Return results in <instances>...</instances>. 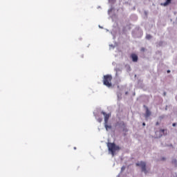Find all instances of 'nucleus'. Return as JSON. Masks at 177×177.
<instances>
[{
    "label": "nucleus",
    "mask_w": 177,
    "mask_h": 177,
    "mask_svg": "<svg viewBox=\"0 0 177 177\" xmlns=\"http://www.w3.org/2000/svg\"><path fill=\"white\" fill-rule=\"evenodd\" d=\"M101 114L104 117V127L106 131L111 129V124L109 123V118H110V114L106 113L104 111H102Z\"/></svg>",
    "instance_id": "obj_1"
},
{
    "label": "nucleus",
    "mask_w": 177,
    "mask_h": 177,
    "mask_svg": "<svg viewBox=\"0 0 177 177\" xmlns=\"http://www.w3.org/2000/svg\"><path fill=\"white\" fill-rule=\"evenodd\" d=\"M120 150H121V147L120 146L115 145V143L112 142L111 143V156L112 157H114V156H117L118 153L120 152Z\"/></svg>",
    "instance_id": "obj_2"
},
{
    "label": "nucleus",
    "mask_w": 177,
    "mask_h": 177,
    "mask_svg": "<svg viewBox=\"0 0 177 177\" xmlns=\"http://www.w3.org/2000/svg\"><path fill=\"white\" fill-rule=\"evenodd\" d=\"M168 130L167 129H160L159 131H156L155 132V138L156 139H160V138H162V136H167Z\"/></svg>",
    "instance_id": "obj_3"
},
{
    "label": "nucleus",
    "mask_w": 177,
    "mask_h": 177,
    "mask_svg": "<svg viewBox=\"0 0 177 177\" xmlns=\"http://www.w3.org/2000/svg\"><path fill=\"white\" fill-rule=\"evenodd\" d=\"M128 91H130V89L127 87V85L122 86L117 92L118 100H121L122 99V92H127Z\"/></svg>",
    "instance_id": "obj_4"
},
{
    "label": "nucleus",
    "mask_w": 177,
    "mask_h": 177,
    "mask_svg": "<svg viewBox=\"0 0 177 177\" xmlns=\"http://www.w3.org/2000/svg\"><path fill=\"white\" fill-rule=\"evenodd\" d=\"M103 84L106 86H108V88H110V86H111V75H104L103 79Z\"/></svg>",
    "instance_id": "obj_5"
},
{
    "label": "nucleus",
    "mask_w": 177,
    "mask_h": 177,
    "mask_svg": "<svg viewBox=\"0 0 177 177\" xmlns=\"http://www.w3.org/2000/svg\"><path fill=\"white\" fill-rule=\"evenodd\" d=\"M136 167H140L142 172H144L145 175L147 174V169L146 168V162L144 161H140V162L136 163Z\"/></svg>",
    "instance_id": "obj_6"
},
{
    "label": "nucleus",
    "mask_w": 177,
    "mask_h": 177,
    "mask_svg": "<svg viewBox=\"0 0 177 177\" xmlns=\"http://www.w3.org/2000/svg\"><path fill=\"white\" fill-rule=\"evenodd\" d=\"M144 109H145V118H149V117H150V115H151V111H150V110L149 109V107H147V106L146 105H143Z\"/></svg>",
    "instance_id": "obj_7"
},
{
    "label": "nucleus",
    "mask_w": 177,
    "mask_h": 177,
    "mask_svg": "<svg viewBox=\"0 0 177 177\" xmlns=\"http://www.w3.org/2000/svg\"><path fill=\"white\" fill-rule=\"evenodd\" d=\"M132 62H133V63H138V60H139V57L138 56V55L135 54V53H132L130 56Z\"/></svg>",
    "instance_id": "obj_8"
},
{
    "label": "nucleus",
    "mask_w": 177,
    "mask_h": 177,
    "mask_svg": "<svg viewBox=\"0 0 177 177\" xmlns=\"http://www.w3.org/2000/svg\"><path fill=\"white\" fill-rule=\"evenodd\" d=\"M156 48H160L161 46H165L167 45V42L164 41H157L156 43Z\"/></svg>",
    "instance_id": "obj_9"
},
{
    "label": "nucleus",
    "mask_w": 177,
    "mask_h": 177,
    "mask_svg": "<svg viewBox=\"0 0 177 177\" xmlns=\"http://www.w3.org/2000/svg\"><path fill=\"white\" fill-rule=\"evenodd\" d=\"M113 21H115L116 23V26H113V27H117L118 26V24H117V21L118 20V18L116 15H113L112 16Z\"/></svg>",
    "instance_id": "obj_10"
},
{
    "label": "nucleus",
    "mask_w": 177,
    "mask_h": 177,
    "mask_svg": "<svg viewBox=\"0 0 177 177\" xmlns=\"http://www.w3.org/2000/svg\"><path fill=\"white\" fill-rule=\"evenodd\" d=\"M172 1V0H166V1L165 3H160L161 6H168V5H169V3H171V2Z\"/></svg>",
    "instance_id": "obj_11"
},
{
    "label": "nucleus",
    "mask_w": 177,
    "mask_h": 177,
    "mask_svg": "<svg viewBox=\"0 0 177 177\" xmlns=\"http://www.w3.org/2000/svg\"><path fill=\"white\" fill-rule=\"evenodd\" d=\"M115 71L116 77H118V74H121V68H115Z\"/></svg>",
    "instance_id": "obj_12"
},
{
    "label": "nucleus",
    "mask_w": 177,
    "mask_h": 177,
    "mask_svg": "<svg viewBox=\"0 0 177 177\" xmlns=\"http://www.w3.org/2000/svg\"><path fill=\"white\" fill-rule=\"evenodd\" d=\"M136 32H139V33H140L139 35H136V37L137 38H140V37H142V35H143V32H142V30H141L138 29V30L136 31Z\"/></svg>",
    "instance_id": "obj_13"
},
{
    "label": "nucleus",
    "mask_w": 177,
    "mask_h": 177,
    "mask_svg": "<svg viewBox=\"0 0 177 177\" xmlns=\"http://www.w3.org/2000/svg\"><path fill=\"white\" fill-rule=\"evenodd\" d=\"M107 147L110 154V153H111V142H107Z\"/></svg>",
    "instance_id": "obj_14"
},
{
    "label": "nucleus",
    "mask_w": 177,
    "mask_h": 177,
    "mask_svg": "<svg viewBox=\"0 0 177 177\" xmlns=\"http://www.w3.org/2000/svg\"><path fill=\"white\" fill-rule=\"evenodd\" d=\"M171 164H173V165L175 167V168H176V167H177V160L175 159V158L172 159Z\"/></svg>",
    "instance_id": "obj_15"
},
{
    "label": "nucleus",
    "mask_w": 177,
    "mask_h": 177,
    "mask_svg": "<svg viewBox=\"0 0 177 177\" xmlns=\"http://www.w3.org/2000/svg\"><path fill=\"white\" fill-rule=\"evenodd\" d=\"M151 38H153L151 35H146V39H151Z\"/></svg>",
    "instance_id": "obj_16"
},
{
    "label": "nucleus",
    "mask_w": 177,
    "mask_h": 177,
    "mask_svg": "<svg viewBox=\"0 0 177 177\" xmlns=\"http://www.w3.org/2000/svg\"><path fill=\"white\" fill-rule=\"evenodd\" d=\"M164 118H165V115H162L159 116V120L160 121L164 120Z\"/></svg>",
    "instance_id": "obj_17"
},
{
    "label": "nucleus",
    "mask_w": 177,
    "mask_h": 177,
    "mask_svg": "<svg viewBox=\"0 0 177 177\" xmlns=\"http://www.w3.org/2000/svg\"><path fill=\"white\" fill-rule=\"evenodd\" d=\"M125 168H127V167L122 166V167H121V171H120V172H124V171H125Z\"/></svg>",
    "instance_id": "obj_18"
},
{
    "label": "nucleus",
    "mask_w": 177,
    "mask_h": 177,
    "mask_svg": "<svg viewBox=\"0 0 177 177\" xmlns=\"http://www.w3.org/2000/svg\"><path fill=\"white\" fill-rule=\"evenodd\" d=\"M97 121H98V122H102V121H103V118H98L97 119Z\"/></svg>",
    "instance_id": "obj_19"
},
{
    "label": "nucleus",
    "mask_w": 177,
    "mask_h": 177,
    "mask_svg": "<svg viewBox=\"0 0 177 177\" xmlns=\"http://www.w3.org/2000/svg\"><path fill=\"white\" fill-rule=\"evenodd\" d=\"M142 81L138 80V85H141V86H143Z\"/></svg>",
    "instance_id": "obj_20"
},
{
    "label": "nucleus",
    "mask_w": 177,
    "mask_h": 177,
    "mask_svg": "<svg viewBox=\"0 0 177 177\" xmlns=\"http://www.w3.org/2000/svg\"><path fill=\"white\" fill-rule=\"evenodd\" d=\"M123 132H128V129L127 127H123V129H122Z\"/></svg>",
    "instance_id": "obj_21"
},
{
    "label": "nucleus",
    "mask_w": 177,
    "mask_h": 177,
    "mask_svg": "<svg viewBox=\"0 0 177 177\" xmlns=\"http://www.w3.org/2000/svg\"><path fill=\"white\" fill-rule=\"evenodd\" d=\"M145 50H146V48L145 47H142L140 49L141 52H145Z\"/></svg>",
    "instance_id": "obj_22"
},
{
    "label": "nucleus",
    "mask_w": 177,
    "mask_h": 177,
    "mask_svg": "<svg viewBox=\"0 0 177 177\" xmlns=\"http://www.w3.org/2000/svg\"><path fill=\"white\" fill-rule=\"evenodd\" d=\"M125 96H128L129 95V91L124 92Z\"/></svg>",
    "instance_id": "obj_23"
},
{
    "label": "nucleus",
    "mask_w": 177,
    "mask_h": 177,
    "mask_svg": "<svg viewBox=\"0 0 177 177\" xmlns=\"http://www.w3.org/2000/svg\"><path fill=\"white\" fill-rule=\"evenodd\" d=\"M131 66H127V71L129 72V71H131Z\"/></svg>",
    "instance_id": "obj_24"
},
{
    "label": "nucleus",
    "mask_w": 177,
    "mask_h": 177,
    "mask_svg": "<svg viewBox=\"0 0 177 177\" xmlns=\"http://www.w3.org/2000/svg\"><path fill=\"white\" fill-rule=\"evenodd\" d=\"M165 160H167V158H165V157L161 158V161H165Z\"/></svg>",
    "instance_id": "obj_25"
},
{
    "label": "nucleus",
    "mask_w": 177,
    "mask_h": 177,
    "mask_svg": "<svg viewBox=\"0 0 177 177\" xmlns=\"http://www.w3.org/2000/svg\"><path fill=\"white\" fill-rule=\"evenodd\" d=\"M165 110L167 111L168 110V105H166Z\"/></svg>",
    "instance_id": "obj_26"
},
{
    "label": "nucleus",
    "mask_w": 177,
    "mask_h": 177,
    "mask_svg": "<svg viewBox=\"0 0 177 177\" xmlns=\"http://www.w3.org/2000/svg\"><path fill=\"white\" fill-rule=\"evenodd\" d=\"M167 74H169V73H171V71L170 70H167Z\"/></svg>",
    "instance_id": "obj_27"
},
{
    "label": "nucleus",
    "mask_w": 177,
    "mask_h": 177,
    "mask_svg": "<svg viewBox=\"0 0 177 177\" xmlns=\"http://www.w3.org/2000/svg\"><path fill=\"white\" fill-rule=\"evenodd\" d=\"M156 126L160 125V122H156Z\"/></svg>",
    "instance_id": "obj_28"
},
{
    "label": "nucleus",
    "mask_w": 177,
    "mask_h": 177,
    "mask_svg": "<svg viewBox=\"0 0 177 177\" xmlns=\"http://www.w3.org/2000/svg\"><path fill=\"white\" fill-rule=\"evenodd\" d=\"M142 127H146V123L145 122L142 123Z\"/></svg>",
    "instance_id": "obj_29"
},
{
    "label": "nucleus",
    "mask_w": 177,
    "mask_h": 177,
    "mask_svg": "<svg viewBox=\"0 0 177 177\" xmlns=\"http://www.w3.org/2000/svg\"><path fill=\"white\" fill-rule=\"evenodd\" d=\"M163 95H164V96H166V95H167V93H166V92H164V93H163Z\"/></svg>",
    "instance_id": "obj_30"
},
{
    "label": "nucleus",
    "mask_w": 177,
    "mask_h": 177,
    "mask_svg": "<svg viewBox=\"0 0 177 177\" xmlns=\"http://www.w3.org/2000/svg\"><path fill=\"white\" fill-rule=\"evenodd\" d=\"M110 12H111V9L108 10V13H110Z\"/></svg>",
    "instance_id": "obj_31"
},
{
    "label": "nucleus",
    "mask_w": 177,
    "mask_h": 177,
    "mask_svg": "<svg viewBox=\"0 0 177 177\" xmlns=\"http://www.w3.org/2000/svg\"><path fill=\"white\" fill-rule=\"evenodd\" d=\"M111 2L113 3V2H115V0H111Z\"/></svg>",
    "instance_id": "obj_32"
},
{
    "label": "nucleus",
    "mask_w": 177,
    "mask_h": 177,
    "mask_svg": "<svg viewBox=\"0 0 177 177\" xmlns=\"http://www.w3.org/2000/svg\"><path fill=\"white\" fill-rule=\"evenodd\" d=\"M74 150H77V147H74Z\"/></svg>",
    "instance_id": "obj_33"
},
{
    "label": "nucleus",
    "mask_w": 177,
    "mask_h": 177,
    "mask_svg": "<svg viewBox=\"0 0 177 177\" xmlns=\"http://www.w3.org/2000/svg\"><path fill=\"white\" fill-rule=\"evenodd\" d=\"M134 16V17H136V15H133Z\"/></svg>",
    "instance_id": "obj_34"
},
{
    "label": "nucleus",
    "mask_w": 177,
    "mask_h": 177,
    "mask_svg": "<svg viewBox=\"0 0 177 177\" xmlns=\"http://www.w3.org/2000/svg\"><path fill=\"white\" fill-rule=\"evenodd\" d=\"M112 48H114V46H113V45H111Z\"/></svg>",
    "instance_id": "obj_35"
},
{
    "label": "nucleus",
    "mask_w": 177,
    "mask_h": 177,
    "mask_svg": "<svg viewBox=\"0 0 177 177\" xmlns=\"http://www.w3.org/2000/svg\"><path fill=\"white\" fill-rule=\"evenodd\" d=\"M133 96H135V93H133Z\"/></svg>",
    "instance_id": "obj_36"
},
{
    "label": "nucleus",
    "mask_w": 177,
    "mask_h": 177,
    "mask_svg": "<svg viewBox=\"0 0 177 177\" xmlns=\"http://www.w3.org/2000/svg\"><path fill=\"white\" fill-rule=\"evenodd\" d=\"M118 88H120V86H118Z\"/></svg>",
    "instance_id": "obj_37"
},
{
    "label": "nucleus",
    "mask_w": 177,
    "mask_h": 177,
    "mask_svg": "<svg viewBox=\"0 0 177 177\" xmlns=\"http://www.w3.org/2000/svg\"><path fill=\"white\" fill-rule=\"evenodd\" d=\"M124 136H125L127 134H126V133H124Z\"/></svg>",
    "instance_id": "obj_38"
},
{
    "label": "nucleus",
    "mask_w": 177,
    "mask_h": 177,
    "mask_svg": "<svg viewBox=\"0 0 177 177\" xmlns=\"http://www.w3.org/2000/svg\"><path fill=\"white\" fill-rule=\"evenodd\" d=\"M111 10L113 11V8H111Z\"/></svg>",
    "instance_id": "obj_39"
},
{
    "label": "nucleus",
    "mask_w": 177,
    "mask_h": 177,
    "mask_svg": "<svg viewBox=\"0 0 177 177\" xmlns=\"http://www.w3.org/2000/svg\"><path fill=\"white\" fill-rule=\"evenodd\" d=\"M135 77H136V75H135Z\"/></svg>",
    "instance_id": "obj_40"
}]
</instances>
